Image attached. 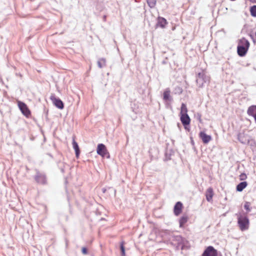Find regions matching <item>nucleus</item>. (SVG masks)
Segmentation results:
<instances>
[{"label": "nucleus", "mask_w": 256, "mask_h": 256, "mask_svg": "<svg viewBox=\"0 0 256 256\" xmlns=\"http://www.w3.org/2000/svg\"><path fill=\"white\" fill-rule=\"evenodd\" d=\"M36 174L34 177L36 182L40 184L44 185L47 184V179L44 173L40 172L38 170H36Z\"/></svg>", "instance_id": "obj_5"}, {"label": "nucleus", "mask_w": 256, "mask_h": 256, "mask_svg": "<svg viewBox=\"0 0 256 256\" xmlns=\"http://www.w3.org/2000/svg\"><path fill=\"white\" fill-rule=\"evenodd\" d=\"M188 217L187 216H182L179 220V224L180 228H183L184 224L188 222Z\"/></svg>", "instance_id": "obj_16"}, {"label": "nucleus", "mask_w": 256, "mask_h": 256, "mask_svg": "<svg viewBox=\"0 0 256 256\" xmlns=\"http://www.w3.org/2000/svg\"><path fill=\"white\" fill-rule=\"evenodd\" d=\"M97 153L100 155L102 158H109L110 157V154L106 146L102 144H98L97 147Z\"/></svg>", "instance_id": "obj_7"}, {"label": "nucleus", "mask_w": 256, "mask_h": 256, "mask_svg": "<svg viewBox=\"0 0 256 256\" xmlns=\"http://www.w3.org/2000/svg\"><path fill=\"white\" fill-rule=\"evenodd\" d=\"M210 80V78L206 74L204 70L198 73L196 82L200 87H202L204 82H209Z\"/></svg>", "instance_id": "obj_4"}, {"label": "nucleus", "mask_w": 256, "mask_h": 256, "mask_svg": "<svg viewBox=\"0 0 256 256\" xmlns=\"http://www.w3.org/2000/svg\"><path fill=\"white\" fill-rule=\"evenodd\" d=\"M170 88H166L164 92L163 99L166 101L170 100Z\"/></svg>", "instance_id": "obj_17"}, {"label": "nucleus", "mask_w": 256, "mask_h": 256, "mask_svg": "<svg viewBox=\"0 0 256 256\" xmlns=\"http://www.w3.org/2000/svg\"><path fill=\"white\" fill-rule=\"evenodd\" d=\"M244 208L248 212L250 210V203L248 202H246L244 205Z\"/></svg>", "instance_id": "obj_27"}, {"label": "nucleus", "mask_w": 256, "mask_h": 256, "mask_svg": "<svg viewBox=\"0 0 256 256\" xmlns=\"http://www.w3.org/2000/svg\"><path fill=\"white\" fill-rule=\"evenodd\" d=\"M202 256H218V252L214 246H210L206 248Z\"/></svg>", "instance_id": "obj_8"}, {"label": "nucleus", "mask_w": 256, "mask_h": 256, "mask_svg": "<svg viewBox=\"0 0 256 256\" xmlns=\"http://www.w3.org/2000/svg\"><path fill=\"white\" fill-rule=\"evenodd\" d=\"M26 168L27 170H28V169L27 166H26Z\"/></svg>", "instance_id": "obj_34"}, {"label": "nucleus", "mask_w": 256, "mask_h": 256, "mask_svg": "<svg viewBox=\"0 0 256 256\" xmlns=\"http://www.w3.org/2000/svg\"><path fill=\"white\" fill-rule=\"evenodd\" d=\"M188 243V242L185 238L180 235H171L167 241V244L176 246L177 250L180 247L182 250H184Z\"/></svg>", "instance_id": "obj_1"}, {"label": "nucleus", "mask_w": 256, "mask_h": 256, "mask_svg": "<svg viewBox=\"0 0 256 256\" xmlns=\"http://www.w3.org/2000/svg\"><path fill=\"white\" fill-rule=\"evenodd\" d=\"M75 152H76V158H79V155H80V149H78V150H76Z\"/></svg>", "instance_id": "obj_29"}, {"label": "nucleus", "mask_w": 256, "mask_h": 256, "mask_svg": "<svg viewBox=\"0 0 256 256\" xmlns=\"http://www.w3.org/2000/svg\"><path fill=\"white\" fill-rule=\"evenodd\" d=\"M238 223L242 231L246 230L249 228V220L248 218L244 215H240L238 218Z\"/></svg>", "instance_id": "obj_3"}, {"label": "nucleus", "mask_w": 256, "mask_h": 256, "mask_svg": "<svg viewBox=\"0 0 256 256\" xmlns=\"http://www.w3.org/2000/svg\"><path fill=\"white\" fill-rule=\"evenodd\" d=\"M199 136L204 144H208L212 140L211 136L209 135L206 134L204 132H200Z\"/></svg>", "instance_id": "obj_11"}, {"label": "nucleus", "mask_w": 256, "mask_h": 256, "mask_svg": "<svg viewBox=\"0 0 256 256\" xmlns=\"http://www.w3.org/2000/svg\"><path fill=\"white\" fill-rule=\"evenodd\" d=\"M238 138L239 140L243 144H248L250 142L248 136L244 134H240Z\"/></svg>", "instance_id": "obj_14"}, {"label": "nucleus", "mask_w": 256, "mask_h": 256, "mask_svg": "<svg viewBox=\"0 0 256 256\" xmlns=\"http://www.w3.org/2000/svg\"><path fill=\"white\" fill-rule=\"evenodd\" d=\"M180 119L184 126L188 125L190 124V119L188 114H180Z\"/></svg>", "instance_id": "obj_12"}, {"label": "nucleus", "mask_w": 256, "mask_h": 256, "mask_svg": "<svg viewBox=\"0 0 256 256\" xmlns=\"http://www.w3.org/2000/svg\"><path fill=\"white\" fill-rule=\"evenodd\" d=\"M183 204L182 202H178L174 208V214L176 216H178L182 212Z\"/></svg>", "instance_id": "obj_10"}, {"label": "nucleus", "mask_w": 256, "mask_h": 256, "mask_svg": "<svg viewBox=\"0 0 256 256\" xmlns=\"http://www.w3.org/2000/svg\"><path fill=\"white\" fill-rule=\"evenodd\" d=\"M50 100L58 108L62 109L64 107L62 102L59 98H57L54 94H52L50 96Z\"/></svg>", "instance_id": "obj_9"}, {"label": "nucleus", "mask_w": 256, "mask_h": 256, "mask_svg": "<svg viewBox=\"0 0 256 256\" xmlns=\"http://www.w3.org/2000/svg\"><path fill=\"white\" fill-rule=\"evenodd\" d=\"M147 2L150 8H154L156 4V0H147Z\"/></svg>", "instance_id": "obj_25"}, {"label": "nucleus", "mask_w": 256, "mask_h": 256, "mask_svg": "<svg viewBox=\"0 0 256 256\" xmlns=\"http://www.w3.org/2000/svg\"><path fill=\"white\" fill-rule=\"evenodd\" d=\"M250 12L252 16H256V6H253L250 8Z\"/></svg>", "instance_id": "obj_24"}, {"label": "nucleus", "mask_w": 256, "mask_h": 256, "mask_svg": "<svg viewBox=\"0 0 256 256\" xmlns=\"http://www.w3.org/2000/svg\"><path fill=\"white\" fill-rule=\"evenodd\" d=\"M250 43L244 38L239 39L238 41L237 52L239 56H244L246 55L249 48Z\"/></svg>", "instance_id": "obj_2"}, {"label": "nucleus", "mask_w": 256, "mask_h": 256, "mask_svg": "<svg viewBox=\"0 0 256 256\" xmlns=\"http://www.w3.org/2000/svg\"><path fill=\"white\" fill-rule=\"evenodd\" d=\"M180 114H188V109L186 106L184 104H182L180 109Z\"/></svg>", "instance_id": "obj_20"}, {"label": "nucleus", "mask_w": 256, "mask_h": 256, "mask_svg": "<svg viewBox=\"0 0 256 256\" xmlns=\"http://www.w3.org/2000/svg\"><path fill=\"white\" fill-rule=\"evenodd\" d=\"M205 195L207 201L208 202H211L214 196V191L212 188L211 187L208 188L206 192Z\"/></svg>", "instance_id": "obj_13"}, {"label": "nucleus", "mask_w": 256, "mask_h": 256, "mask_svg": "<svg viewBox=\"0 0 256 256\" xmlns=\"http://www.w3.org/2000/svg\"><path fill=\"white\" fill-rule=\"evenodd\" d=\"M246 176L244 174H242L240 175V180H244L246 178Z\"/></svg>", "instance_id": "obj_30"}, {"label": "nucleus", "mask_w": 256, "mask_h": 256, "mask_svg": "<svg viewBox=\"0 0 256 256\" xmlns=\"http://www.w3.org/2000/svg\"><path fill=\"white\" fill-rule=\"evenodd\" d=\"M18 106L20 110L22 113L27 118H29L31 116V112L28 108V106L24 102L18 100Z\"/></svg>", "instance_id": "obj_6"}, {"label": "nucleus", "mask_w": 256, "mask_h": 256, "mask_svg": "<svg viewBox=\"0 0 256 256\" xmlns=\"http://www.w3.org/2000/svg\"><path fill=\"white\" fill-rule=\"evenodd\" d=\"M248 185L246 182H243L240 183L236 186V190L238 192H242Z\"/></svg>", "instance_id": "obj_19"}, {"label": "nucleus", "mask_w": 256, "mask_h": 256, "mask_svg": "<svg viewBox=\"0 0 256 256\" xmlns=\"http://www.w3.org/2000/svg\"><path fill=\"white\" fill-rule=\"evenodd\" d=\"M98 66L102 68L106 65V60L104 58L100 59L98 62Z\"/></svg>", "instance_id": "obj_22"}, {"label": "nucleus", "mask_w": 256, "mask_h": 256, "mask_svg": "<svg viewBox=\"0 0 256 256\" xmlns=\"http://www.w3.org/2000/svg\"><path fill=\"white\" fill-rule=\"evenodd\" d=\"M102 191L104 193L106 192V189L105 188H102Z\"/></svg>", "instance_id": "obj_31"}, {"label": "nucleus", "mask_w": 256, "mask_h": 256, "mask_svg": "<svg viewBox=\"0 0 256 256\" xmlns=\"http://www.w3.org/2000/svg\"><path fill=\"white\" fill-rule=\"evenodd\" d=\"M82 254L86 255L88 254V250L86 247H82Z\"/></svg>", "instance_id": "obj_28"}, {"label": "nucleus", "mask_w": 256, "mask_h": 256, "mask_svg": "<svg viewBox=\"0 0 256 256\" xmlns=\"http://www.w3.org/2000/svg\"><path fill=\"white\" fill-rule=\"evenodd\" d=\"M166 20L162 17L158 18V24L162 28L165 27L166 25L167 24Z\"/></svg>", "instance_id": "obj_15"}, {"label": "nucleus", "mask_w": 256, "mask_h": 256, "mask_svg": "<svg viewBox=\"0 0 256 256\" xmlns=\"http://www.w3.org/2000/svg\"><path fill=\"white\" fill-rule=\"evenodd\" d=\"M254 116V120H255L256 122V114H254V116Z\"/></svg>", "instance_id": "obj_32"}, {"label": "nucleus", "mask_w": 256, "mask_h": 256, "mask_svg": "<svg viewBox=\"0 0 256 256\" xmlns=\"http://www.w3.org/2000/svg\"><path fill=\"white\" fill-rule=\"evenodd\" d=\"M120 250L121 252V256H126V252H125V248L124 246V242H122L120 244Z\"/></svg>", "instance_id": "obj_21"}, {"label": "nucleus", "mask_w": 256, "mask_h": 256, "mask_svg": "<svg viewBox=\"0 0 256 256\" xmlns=\"http://www.w3.org/2000/svg\"><path fill=\"white\" fill-rule=\"evenodd\" d=\"M248 114L253 116L256 114V105L250 106L248 110Z\"/></svg>", "instance_id": "obj_18"}, {"label": "nucleus", "mask_w": 256, "mask_h": 256, "mask_svg": "<svg viewBox=\"0 0 256 256\" xmlns=\"http://www.w3.org/2000/svg\"><path fill=\"white\" fill-rule=\"evenodd\" d=\"M61 171H62V172H64V168H61Z\"/></svg>", "instance_id": "obj_33"}, {"label": "nucleus", "mask_w": 256, "mask_h": 256, "mask_svg": "<svg viewBox=\"0 0 256 256\" xmlns=\"http://www.w3.org/2000/svg\"><path fill=\"white\" fill-rule=\"evenodd\" d=\"M72 146H73V148H74V150H78V149H80L78 143L76 142V140H74V138H73V140H72Z\"/></svg>", "instance_id": "obj_26"}, {"label": "nucleus", "mask_w": 256, "mask_h": 256, "mask_svg": "<svg viewBox=\"0 0 256 256\" xmlns=\"http://www.w3.org/2000/svg\"><path fill=\"white\" fill-rule=\"evenodd\" d=\"M254 44L256 43V32H251L249 34Z\"/></svg>", "instance_id": "obj_23"}]
</instances>
